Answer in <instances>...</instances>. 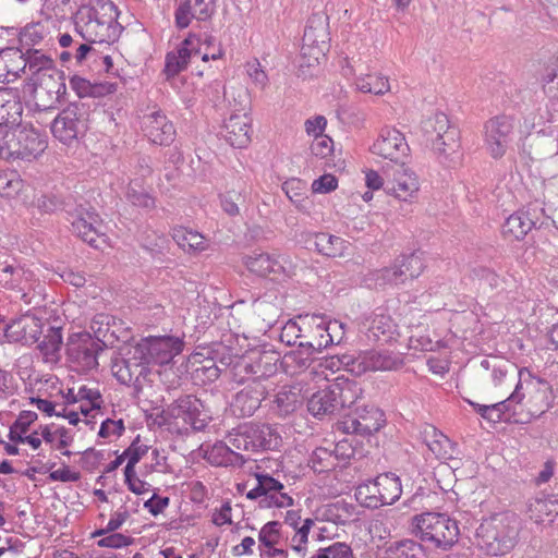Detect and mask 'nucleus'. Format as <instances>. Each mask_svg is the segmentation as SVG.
I'll return each instance as SVG.
<instances>
[{"label":"nucleus","instance_id":"obj_11","mask_svg":"<svg viewBox=\"0 0 558 558\" xmlns=\"http://www.w3.org/2000/svg\"><path fill=\"white\" fill-rule=\"evenodd\" d=\"M244 387L235 393L231 410L234 415L240 417L252 416L262 405V401L266 399L270 391L274 390V383L246 381L244 378L240 380Z\"/></svg>","mask_w":558,"mask_h":558},{"label":"nucleus","instance_id":"obj_53","mask_svg":"<svg viewBox=\"0 0 558 558\" xmlns=\"http://www.w3.org/2000/svg\"><path fill=\"white\" fill-rule=\"evenodd\" d=\"M378 487L376 478L366 483L360 484L355 488V497L364 507L377 509L380 507L378 495Z\"/></svg>","mask_w":558,"mask_h":558},{"label":"nucleus","instance_id":"obj_49","mask_svg":"<svg viewBox=\"0 0 558 558\" xmlns=\"http://www.w3.org/2000/svg\"><path fill=\"white\" fill-rule=\"evenodd\" d=\"M355 86L362 93L374 95H383L390 89L388 78L380 73H368L359 76Z\"/></svg>","mask_w":558,"mask_h":558},{"label":"nucleus","instance_id":"obj_48","mask_svg":"<svg viewBox=\"0 0 558 558\" xmlns=\"http://www.w3.org/2000/svg\"><path fill=\"white\" fill-rule=\"evenodd\" d=\"M125 198L134 206L151 210L156 207L155 198L143 187L137 178H133L128 186Z\"/></svg>","mask_w":558,"mask_h":558},{"label":"nucleus","instance_id":"obj_9","mask_svg":"<svg viewBox=\"0 0 558 558\" xmlns=\"http://www.w3.org/2000/svg\"><path fill=\"white\" fill-rule=\"evenodd\" d=\"M201 39L195 35H190L186 37L180 48L175 51L168 52L166 56V64H165V73L167 77H172L179 74L181 71L185 70L189 62L193 59L201 57L203 61H208V59H219L222 56V51L219 48L217 52L209 53L205 51L201 56Z\"/></svg>","mask_w":558,"mask_h":558},{"label":"nucleus","instance_id":"obj_51","mask_svg":"<svg viewBox=\"0 0 558 558\" xmlns=\"http://www.w3.org/2000/svg\"><path fill=\"white\" fill-rule=\"evenodd\" d=\"M395 260L399 268L402 270L403 278L405 280L417 278L425 268L422 252H413L409 255H401Z\"/></svg>","mask_w":558,"mask_h":558},{"label":"nucleus","instance_id":"obj_42","mask_svg":"<svg viewBox=\"0 0 558 558\" xmlns=\"http://www.w3.org/2000/svg\"><path fill=\"white\" fill-rule=\"evenodd\" d=\"M424 545L410 538L390 543L384 550L383 558H423Z\"/></svg>","mask_w":558,"mask_h":558},{"label":"nucleus","instance_id":"obj_24","mask_svg":"<svg viewBox=\"0 0 558 558\" xmlns=\"http://www.w3.org/2000/svg\"><path fill=\"white\" fill-rule=\"evenodd\" d=\"M361 331L369 341L389 342L398 333V325L384 308H377L362 322Z\"/></svg>","mask_w":558,"mask_h":558},{"label":"nucleus","instance_id":"obj_8","mask_svg":"<svg viewBox=\"0 0 558 558\" xmlns=\"http://www.w3.org/2000/svg\"><path fill=\"white\" fill-rule=\"evenodd\" d=\"M88 108L83 102H71L52 121L51 132L63 144H71L87 128Z\"/></svg>","mask_w":558,"mask_h":558},{"label":"nucleus","instance_id":"obj_58","mask_svg":"<svg viewBox=\"0 0 558 558\" xmlns=\"http://www.w3.org/2000/svg\"><path fill=\"white\" fill-rule=\"evenodd\" d=\"M523 390V383H517L513 392L505 400L496 402L493 404L495 409H498V414L501 416L502 420H507L505 416L508 412L514 411L513 404H519L523 401L525 398V393Z\"/></svg>","mask_w":558,"mask_h":558},{"label":"nucleus","instance_id":"obj_22","mask_svg":"<svg viewBox=\"0 0 558 558\" xmlns=\"http://www.w3.org/2000/svg\"><path fill=\"white\" fill-rule=\"evenodd\" d=\"M280 355L277 351L258 352L250 362H243L240 367L247 375L246 381L272 383L270 378L277 373Z\"/></svg>","mask_w":558,"mask_h":558},{"label":"nucleus","instance_id":"obj_4","mask_svg":"<svg viewBox=\"0 0 558 558\" xmlns=\"http://www.w3.org/2000/svg\"><path fill=\"white\" fill-rule=\"evenodd\" d=\"M301 328L302 341L299 342V347L320 352L335 342L333 332L341 329L342 325L319 314H306L301 316Z\"/></svg>","mask_w":558,"mask_h":558},{"label":"nucleus","instance_id":"obj_23","mask_svg":"<svg viewBox=\"0 0 558 558\" xmlns=\"http://www.w3.org/2000/svg\"><path fill=\"white\" fill-rule=\"evenodd\" d=\"M144 135L156 145L168 146L175 138V129L160 110L145 113L142 118Z\"/></svg>","mask_w":558,"mask_h":558},{"label":"nucleus","instance_id":"obj_40","mask_svg":"<svg viewBox=\"0 0 558 558\" xmlns=\"http://www.w3.org/2000/svg\"><path fill=\"white\" fill-rule=\"evenodd\" d=\"M315 353L316 352L310 351L306 348L299 347L286 353L281 359L280 365L287 375H299L313 364Z\"/></svg>","mask_w":558,"mask_h":558},{"label":"nucleus","instance_id":"obj_62","mask_svg":"<svg viewBox=\"0 0 558 558\" xmlns=\"http://www.w3.org/2000/svg\"><path fill=\"white\" fill-rule=\"evenodd\" d=\"M430 430L433 439H426V445L429 450L438 459L449 458L447 447L449 446L450 440L442 433H438L435 427H430Z\"/></svg>","mask_w":558,"mask_h":558},{"label":"nucleus","instance_id":"obj_6","mask_svg":"<svg viewBox=\"0 0 558 558\" xmlns=\"http://www.w3.org/2000/svg\"><path fill=\"white\" fill-rule=\"evenodd\" d=\"M27 80L32 87L35 111L40 113L56 109L64 100L66 85L63 72L57 71V74Z\"/></svg>","mask_w":558,"mask_h":558},{"label":"nucleus","instance_id":"obj_16","mask_svg":"<svg viewBox=\"0 0 558 558\" xmlns=\"http://www.w3.org/2000/svg\"><path fill=\"white\" fill-rule=\"evenodd\" d=\"M385 414L378 408H356L353 415H349L342 423V429L348 434L372 435L378 432L385 424Z\"/></svg>","mask_w":558,"mask_h":558},{"label":"nucleus","instance_id":"obj_64","mask_svg":"<svg viewBox=\"0 0 558 558\" xmlns=\"http://www.w3.org/2000/svg\"><path fill=\"white\" fill-rule=\"evenodd\" d=\"M147 451L148 447L146 445H138V439L133 441L131 446L123 452L125 459H128L124 473H133V471H135V465L147 453Z\"/></svg>","mask_w":558,"mask_h":558},{"label":"nucleus","instance_id":"obj_1","mask_svg":"<svg viewBox=\"0 0 558 558\" xmlns=\"http://www.w3.org/2000/svg\"><path fill=\"white\" fill-rule=\"evenodd\" d=\"M118 15L113 2L96 0L93 4L82 5L75 13V32L85 41L109 46L122 32Z\"/></svg>","mask_w":558,"mask_h":558},{"label":"nucleus","instance_id":"obj_44","mask_svg":"<svg viewBox=\"0 0 558 558\" xmlns=\"http://www.w3.org/2000/svg\"><path fill=\"white\" fill-rule=\"evenodd\" d=\"M423 132L427 143L445 137L451 130H458L451 125L448 117L442 112H436L423 122Z\"/></svg>","mask_w":558,"mask_h":558},{"label":"nucleus","instance_id":"obj_30","mask_svg":"<svg viewBox=\"0 0 558 558\" xmlns=\"http://www.w3.org/2000/svg\"><path fill=\"white\" fill-rule=\"evenodd\" d=\"M438 159L447 167H454L461 160V145L459 130H451L445 137L428 143Z\"/></svg>","mask_w":558,"mask_h":558},{"label":"nucleus","instance_id":"obj_61","mask_svg":"<svg viewBox=\"0 0 558 558\" xmlns=\"http://www.w3.org/2000/svg\"><path fill=\"white\" fill-rule=\"evenodd\" d=\"M301 329V316H299L298 320H289L281 329L280 341L287 345L299 347V342L302 341Z\"/></svg>","mask_w":558,"mask_h":558},{"label":"nucleus","instance_id":"obj_28","mask_svg":"<svg viewBox=\"0 0 558 558\" xmlns=\"http://www.w3.org/2000/svg\"><path fill=\"white\" fill-rule=\"evenodd\" d=\"M526 147L532 160H544L558 155V130H543L530 135L524 144V150Z\"/></svg>","mask_w":558,"mask_h":558},{"label":"nucleus","instance_id":"obj_10","mask_svg":"<svg viewBox=\"0 0 558 558\" xmlns=\"http://www.w3.org/2000/svg\"><path fill=\"white\" fill-rule=\"evenodd\" d=\"M104 351L102 345L95 341L89 333H77L72 336L66 343V355L69 361L77 369L88 372L97 368L98 354Z\"/></svg>","mask_w":558,"mask_h":558},{"label":"nucleus","instance_id":"obj_21","mask_svg":"<svg viewBox=\"0 0 558 558\" xmlns=\"http://www.w3.org/2000/svg\"><path fill=\"white\" fill-rule=\"evenodd\" d=\"M328 17L323 13L313 14L304 29L303 35V54L313 50L314 59L318 60L320 54H324V50L327 48L329 40L328 32Z\"/></svg>","mask_w":558,"mask_h":558},{"label":"nucleus","instance_id":"obj_63","mask_svg":"<svg viewBox=\"0 0 558 558\" xmlns=\"http://www.w3.org/2000/svg\"><path fill=\"white\" fill-rule=\"evenodd\" d=\"M246 436L247 433L244 424L239 425L231 433H229V435L227 436V440L232 452L234 449L243 451H253L250 444V439L246 438Z\"/></svg>","mask_w":558,"mask_h":558},{"label":"nucleus","instance_id":"obj_37","mask_svg":"<svg viewBox=\"0 0 558 558\" xmlns=\"http://www.w3.org/2000/svg\"><path fill=\"white\" fill-rule=\"evenodd\" d=\"M302 405L300 390L294 387L283 386L274 396L270 411L279 416L287 417Z\"/></svg>","mask_w":558,"mask_h":558},{"label":"nucleus","instance_id":"obj_15","mask_svg":"<svg viewBox=\"0 0 558 558\" xmlns=\"http://www.w3.org/2000/svg\"><path fill=\"white\" fill-rule=\"evenodd\" d=\"M485 146L489 155L501 158L509 146L513 131L512 120L506 116H498L485 123Z\"/></svg>","mask_w":558,"mask_h":558},{"label":"nucleus","instance_id":"obj_41","mask_svg":"<svg viewBox=\"0 0 558 558\" xmlns=\"http://www.w3.org/2000/svg\"><path fill=\"white\" fill-rule=\"evenodd\" d=\"M380 507L384 505H392L401 494L402 487L400 478L392 473L380 474L376 477Z\"/></svg>","mask_w":558,"mask_h":558},{"label":"nucleus","instance_id":"obj_34","mask_svg":"<svg viewBox=\"0 0 558 558\" xmlns=\"http://www.w3.org/2000/svg\"><path fill=\"white\" fill-rule=\"evenodd\" d=\"M251 118L246 114H231L223 125L226 141L235 148H244L251 141Z\"/></svg>","mask_w":558,"mask_h":558},{"label":"nucleus","instance_id":"obj_39","mask_svg":"<svg viewBox=\"0 0 558 558\" xmlns=\"http://www.w3.org/2000/svg\"><path fill=\"white\" fill-rule=\"evenodd\" d=\"M24 59L26 69H28V78L57 74V71H59L56 68L52 58L39 49L26 48L24 51Z\"/></svg>","mask_w":558,"mask_h":558},{"label":"nucleus","instance_id":"obj_17","mask_svg":"<svg viewBox=\"0 0 558 558\" xmlns=\"http://www.w3.org/2000/svg\"><path fill=\"white\" fill-rule=\"evenodd\" d=\"M409 149L404 135L393 128H383L371 147L374 155L389 159L396 166L402 162Z\"/></svg>","mask_w":558,"mask_h":558},{"label":"nucleus","instance_id":"obj_2","mask_svg":"<svg viewBox=\"0 0 558 558\" xmlns=\"http://www.w3.org/2000/svg\"><path fill=\"white\" fill-rule=\"evenodd\" d=\"M409 530L429 549L450 550L459 539L458 522L446 513L423 512L411 518Z\"/></svg>","mask_w":558,"mask_h":558},{"label":"nucleus","instance_id":"obj_20","mask_svg":"<svg viewBox=\"0 0 558 558\" xmlns=\"http://www.w3.org/2000/svg\"><path fill=\"white\" fill-rule=\"evenodd\" d=\"M527 392L526 405L532 416L538 417L553 404V392L550 385L543 379L533 378L529 372L523 378V390Z\"/></svg>","mask_w":558,"mask_h":558},{"label":"nucleus","instance_id":"obj_57","mask_svg":"<svg viewBox=\"0 0 558 558\" xmlns=\"http://www.w3.org/2000/svg\"><path fill=\"white\" fill-rule=\"evenodd\" d=\"M523 390V383H517L513 392L505 400L496 402L493 404L495 409H498V414L501 416L502 420H507L505 416L508 412L514 411L513 404H519L523 401L525 398V393Z\"/></svg>","mask_w":558,"mask_h":558},{"label":"nucleus","instance_id":"obj_52","mask_svg":"<svg viewBox=\"0 0 558 558\" xmlns=\"http://www.w3.org/2000/svg\"><path fill=\"white\" fill-rule=\"evenodd\" d=\"M281 523L279 521H269L262 526L258 532V549L271 550L281 544Z\"/></svg>","mask_w":558,"mask_h":558},{"label":"nucleus","instance_id":"obj_38","mask_svg":"<svg viewBox=\"0 0 558 558\" xmlns=\"http://www.w3.org/2000/svg\"><path fill=\"white\" fill-rule=\"evenodd\" d=\"M308 412L317 417L323 418L339 413L338 403L335 396L332 385L313 393L307 401Z\"/></svg>","mask_w":558,"mask_h":558},{"label":"nucleus","instance_id":"obj_27","mask_svg":"<svg viewBox=\"0 0 558 558\" xmlns=\"http://www.w3.org/2000/svg\"><path fill=\"white\" fill-rule=\"evenodd\" d=\"M41 322L34 315H23L4 329V337L10 342H20L25 345H32L39 340L41 333Z\"/></svg>","mask_w":558,"mask_h":558},{"label":"nucleus","instance_id":"obj_18","mask_svg":"<svg viewBox=\"0 0 558 558\" xmlns=\"http://www.w3.org/2000/svg\"><path fill=\"white\" fill-rule=\"evenodd\" d=\"M386 174L388 180L385 190L388 194L403 202H411L416 197L420 190L418 179L403 162L397 165L392 173L387 170Z\"/></svg>","mask_w":558,"mask_h":558},{"label":"nucleus","instance_id":"obj_5","mask_svg":"<svg viewBox=\"0 0 558 558\" xmlns=\"http://www.w3.org/2000/svg\"><path fill=\"white\" fill-rule=\"evenodd\" d=\"M254 476L256 485L246 493L247 499L256 500L262 509L293 506V498L284 490L286 486L279 478L265 471L256 472Z\"/></svg>","mask_w":558,"mask_h":558},{"label":"nucleus","instance_id":"obj_19","mask_svg":"<svg viewBox=\"0 0 558 558\" xmlns=\"http://www.w3.org/2000/svg\"><path fill=\"white\" fill-rule=\"evenodd\" d=\"M247 269L260 277L290 276L293 272V265L284 255H271L268 253H254L245 257Z\"/></svg>","mask_w":558,"mask_h":558},{"label":"nucleus","instance_id":"obj_36","mask_svg":"<svg viewBox=\"0 0 558 558\" xmlns=\"http://www.w3.org/2000/svg\"><path fill=\"white\" fill-rule=\"evenodd\" d=\"M90 329L95 335V341H98L102 348L113 345L119 339V332L121 330V322H118L116 317L99 313L96 314L90 323Z\"/></svg>","mask_w":558,"mask_h":558},{"label":"nucleus","instance_id":"obj_12","mask_svg":"<svg viewBox=\"0 0 558 558\" xmlns=\"http://www.w3.org/2000/svg\"><path fill=\"white\" fill-rule=\"evenodd\" d=\"M171 415L182 418L195 432H203L211 421V412L197 397L185 395L178 398L170 407Z\"/></svg>","mask_w":558,"mask_h":558},{"label":"nucleus","instance_id":"obj_45","mask_svg":"<svg viewBox=\"0 0 558 558\" xmlns=\"http://www.w3.org/2000/svg\"><path fill=\"white\" fill-rule=\"evenodd\" d=\"M314 243L316 250L328 257L343 256L347 250V242L342 238L325 232L317 233Z\"/></svg>","mask_w":558,"mask_h":558},{"label":"nucleus","instance_id":"obj_54","mask_svg":"<svg viewBox=\"0 0 558 558\" xmlns=\"http://www.w3.org/2000/svg\"><path fill=\"white\" fill-rule=\"evenodd\" d=\"M372 276L377 286H398L405 282V279L403 278V272L399 268L396 260L393 262L392 265L374 271Z\"/></svg>","mask_w":558,"mask_h":558},{"label":"nucleus","instance_id":"obj_50","mask_svg":"<svg viewBox=\"0 0 558 558\" xmlns=\"http://www.w3.org/2000/svg\"><path fill=\"white\" fill-rule=\"evenodd\" d=\"M248 193L245 187L241 190H229L220 194V206L230 217L240 215V207L247 204Z\"/></svg>","mask_w":558,"mask_h":558},{"label":"nucleus","instance_id":"obj_3","mask_svg":"<svg viewBox=\"0 0 558 558\" xmlns=\"http://www.w3.org/2000/svg\"><path fill=\"white\" fill-rule=\"evenodd\" d=\"M520 521L513 513L496 514L484 520L476 530L478 545L490 556H501L517 544Z\"/></svg>","mask_w":558,"mask_h":558},{"label":"nucleus","instance_id":"obj_25","mask_svg":"<svg viewBox=\"0 0 558 558\" xmlns=\"http://www.w3.org/2000/svg\"><path fill=\"white\" fill-rule=\"evenodd\" d=\"M12 159L32 160L39 156L47 147L46 141L34 129L15 125Z\"/></svg>","mask_w":558,"mask_h":558},{"label":"nucleus","instance_id":"obj_55","mask_svg":"<svg viewBox=\"0 0 558 558\" xmlns=\"http://www.w3.org/2000/svg\"><path fill=\"white\" fill-rule=\"evenodd\" d=\"M310 463L312 469L318 473L332 470L337 466V462H335L331 449L323 447L316 448L313 451Z\"/></svg>","mask_w":558,"mask_h":558},{"label":"nucleus","instance_id":"obj_59","mask_svg":"<svg viewBox=\"0 0 558 558\" xmlns=\"http://www.w3.org/2000/svg\"><path fill=\"white\" fill-rule=\"evenodd\" d=\"M311 558H354V555L347 543L336 542L328 547L319 548Z\"/></svg>","mask_w":558,"mask_h":558},{"label":"nucleus","instance_id":"obj_47","mask_svg":"<svg viewBox=\"0 0 558 558\" xmlns=\"http://www.w3.org/2000/svg\"><path fill=\"white\" fill-rule=\"evenodd\" d=\"M172 239L184 251H204L205 238L197 231L184 227H175L172 230Z\"/></svg>","mask_w":558,"mask_h":558},{"label":"nucleus","instance_id":"obj_14","mask_svg":"<svg viewBox=\"0 0 558 558\" xmlns=\"http://www.w3.org/2000/svg\"><path fill=\"white\" fill-rule=\"evenodd\" d=\"M481 367L487 372L486 380L495 389L510 388L517 378L518 383H523L526 375L524 369H519L515 364L499 356L482 360Z\"/></svg>","mask_w":558,"mask_h":558},{"label":"nucleus","instance_id":"obj_56","mask_svg":"<svg viewBox=\"0 0 558 558\" xmlns=\"http://www.w3.org/2000/svg\"><path fill=\"white\" fill-rule=\"evenodd\" d=\"M15 125H9V122L0 124V158L12 159Z\"/></svg>","mask_w":558,"mask_h":558},{"label":"nucleus","instance_id":"obj_29","mask_svg":"<svg viewBox=\"0 0 558 558\" xmlns=\"http://www.w3.org/2000/svg\"><path fill=\"white\" fill-rule=\"evenodd\" d=\"M527 514L538 524L558 525V497L541 495L527 502Z\"/></svg>","mask_w":558,"mask_h":558},{"label":"nucleus","instance_id":"obj_46","mask_svg":"<svg viewBox=\"0 0 558 558\" xmlns=\"http://www.w3.org/2000/svg\"><path fill=\"white\" fill-rule=\"evenodd\" d=\"M335 389V396L338 403L339 412L345 408L353 405L361 392L359 386L349 379H337L336 383L331 384Z\"/></svg>","mask_w":558,"mask_h":558},{"label":"nucleus","instance_id":"obj_13","mask_svg":"<svg viewBox=\"0 0 558 558\" xmlns=\"http://www.w3.org/2000/svg\"><path fill=\"white\" fill-rule=\"evenodd\" d=\"M184 342L178 337L153 338L146 344L135 347V355L145 363L168 364L183 350Z\"/></svg>","mask_w":558,"mask_h":558},{"label":"nucleus","instance_id":"obj_43","mask_svg":"<svg viewBox=\"0 0 558 558\" xmlns=\"http://www.w3.org/2000/svg\"><path fill=\"white\" fill-rule=\"evenodd\" d=\"M62 343V328L49 327L37 347L46 362H57L60 359Z\"/></svg>","mask_w":558,"mask_h":558},{"label":"nucleus","instance_id":"obj_26","mask_svg":"<svg viewBox=\"0 0 558 558\" xmlns=\"http://www.w3.org/2000/svg\"><path fill=\"white\" fill-rule=\"evenodd\" d=\"M175 25L186 28L193 20L207 21L215 12V0H175Z\"/></svg>","mask_w":558,"mask_h":558},{"label":"nucleus","instance_id":"obj_7","mask_svg":"<svg viewBox=\"0 0 558 558\" xmlns=\"http://www.w3.org/2000/svg\"><path fill=\"white\" fill-rule=\"evenodd\" d=\"M65 211L72 225V231L84 242L93 247H99V242H105V233L102 231V222L98 214L89 206L78 204L71 207L65 204Z\"/></svg>","mask_w":558,"mask_h":558},{"label":"nucleus","instance_id":"obj_31","mask_svg":"<svg viewBox=\"0 0 558 558\" xmlns=\"http://www.w3.org/2000/svg\"><path fill=\"white\" fill-rule=\"evenodd\" d=\"M536 208L529 207L510 215L502 225V234L508 240H522L537 225Z\"/></svg>","mask_w":558,"mask_h":558},{"label":"nucleus","instance_id":"obj_60","mask_svg":"<svg viewBox=\"0 0 558 558\" xmlns=\"http://www.w3.org/2000/svg\"><path fill=\"white\" fill-rule=\"evenodd\" d=\"M132 366H140V364L132 363L126 359H117L112 362L111 369L114 377L124 385H129L133 381L134 372Z\"/></svg>","mask_w":558,"mask_h":558},{"label":"nucleus","instance_id":"obj_32","mask_svg":"<svg viewBox=\"0 0 558 558\" xmlns=\"http://www.w3.org/2000/svg\"><path fill=\"white\" fill-rule=\"evenodd\" d=\"M253 451L275 450L280 447L282 439L277 430L269 424H244Z\"/></svg>","mask_w":558,"mask_h":558},{"label":"nucleus","instance_id":"obj_33","mask_svg":"<svg viewBox=\"0 0 558 558\" xmlns=\"http://www.w3.org/2000/svg\"><path fill=\"white\" fill-rule=\"evenodd\" d=\"M359 363V365H362V368L357 369L359 373L396 371L403 365V360L398 354L387 350H371L361 353Z\"/></svg>","mask_w":558,"mask_h":558},{"label":"nucleus","instance_id":"obj_35","mask_svg":"<svg viewBox=\"0 0 558 558\" xmlns=\"http://www.w3.org/2000/svg\"><path fill=\"white\" fill-rule=\"evenodd\" d=\"M26 63L24 50L15 47H8L0 50V81L12 82L25 73Z\"/></svg>","mask_w":558,"mask_h":558}]
</instances>
